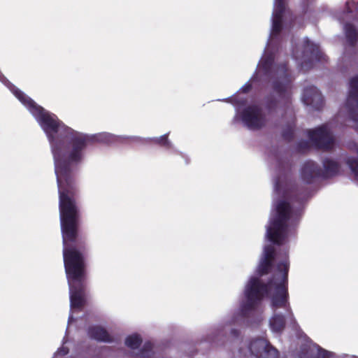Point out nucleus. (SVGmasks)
<instances>
[{"mask_svg":"<svg viewBox=\"0 0 358 358\" xmlns=\"http://www.w3.org/2000/svg\"><path fill=\"white\" fill-rule=\"evenodd\" d=\"M55 160V173L59 192V208L61 225L64 241V259L66 272L70 287L71 303L73 308H80L84 304V298L81 289L77 288L83 277V262L81 255L75 250L68 249V242L73 241L77 231V210L73 201L69 194L70 185L60 167L57 152L52 149Z\"/></svg>","mask_w":358,"mask_h":358,"instance_id":"nucleus-1","label":"nucleus"},{"mask_svg":"<svg viewBox=\"0 0 358 358\" xmlns=\"http://www.w3.org/2000/svg\"><path fill=\"white\" fill-rule=\"evenodd\" d=\"M13 92L36 117L50 141H52L51 138L54 134L60 133L64 129V126L61 124L55 115L50 114L43 108L36 105L30 98L17 89H13Z\"/></svg>","mask_w":358,"mask_h":358,"instance_id":"nucleus-2","label":"nucleus"},{"mask_svg":"<svg viewBox=\"0 0 358 358\" xmlns=\"http://www.w3.org/2000/svg\"><path fill=\"white\" fill-rule=\"evenodd\" d=\"M277 220L271 223L267 231L268 239L274 243L280 244L285 238V227L284 222L288 217L289 206L285 202H281L276 206Z\"/></svg>","mask_w":358,"mask_h":358,"instance_id":"nucleus-3","label":"nucleus"},{"mask_svg":"<svg viewBox=\"0 0 358 358\" xmlns=\"http://www.w3.org/2000/svg\"><path fill=\"white\" fill-rule=\"evenodd\" d=\"M285 272L282 273V282L277 287L275 294L272 299V308L275 313L278 308H283L290 313V308L287 300V292L285 286L287 280V266L284 265Z\"/></svg>","mask_w":358,"mask_h":358,"instance_id":"nucleus-4","label":"nucleus"},{"mask_svg":"<svg viewBox=\"0 0 358 358\" xmlns=\"http://www.w3.org/2000/svg\"><path fill=\"white\" fill-rule=\"evenodd\" d=\"M250 350L255 356L261 358H278V352L264 338H257L250 346Z\"/></svg>","mask_w":358,"mask_h":358,"instance_id":"nucleus-5","label":"nucleus"},{"mask_svg":"<svg viewBox=\"0 0 358 358\" xmlns=\"http://www.w3.org/2000/svg\"><path fill=\"white\" fill-rule=\"evenodd\" d=\"M310 138L317 141L324 148L329 149L331 148L329 143L332 142V138L326 127H322L312 131Z\"/></svg>","mask_w":358,"mask_h":358,"instance_id":"nucleus-6","label":"nucleus"},{"mask_svg":"<svg viewBox=\"0 0 358 358\" xmlns=\"http://www.w3.org/2000/svg\"><path fill=\"white\" fill-rule=\"evenodd\" d=\"M270 327L273 332H278L281 331L285 327L284 317L275 313L270 320Z\"/></svg>","mask_w":358,"mask_h":358,"instance_id":"nucleus-7","label":"nucleus"},{"mask_svg":"<svg viewBox=\"0 0 358 358\" xmlns=\"http://www.w3.org/2000/svg\"><path fill=\"white\" fill-rule=\"evenodd\" d=\"M260 284L257 279L251 278L247 286L246 292L249 297L259 296Z\"/></svg>","mask_w":358,"mask_h":358,"instance_id":"nucleus-8","label":"nucleus"},{"mask_svg":"<svg viewBox=\"0 0 358 358\" xmlns=\"http://www.w3.org/2000/svg\"><path fill=\"white\" fill-rule=\"evenodd\" d=\"M266 258L265 260L260 265V273L261 274H264L268 272V268L270 266V262L272 259V252H268V249L265 251Z\"/></svg>","mask_w":358,"mask_h":358,"instance_id":"nucleus-9","label":"nucleus"},{"mask_svg":"<svg viewBox=\"0 0 358 358\" xmlns=\"http://www.w3.org/2000/svg\"><path fill=\"white\" fill-rule=\"evenodd\" d=\"M350 96L355 97L358 101V77L352 78L350 82Z\"/></svg>","mask_w":358,"mask_h":358,"instance_id":"nucleus-10","label":"nucleus"},{"mask_svg":"<svg viewBox=\"0 0 358 358\" xmlns=\"http://www.w3.org/2000/svg\"><path fill=\"white\" fill-rule=\"evenodd\" d=\"M85 142L83 141H78L73 148V152L71 156V160H77L80 157V150L83 148Z\"/></svg>","mask_w":358,"mask_h":358,"instance_id":"nucleus-11","label":"nucleus"},{"mask_svg":"<svg viewBox=\"0 0 358 358\" xmlns=\"http://www.w3.org/2000/svg\"><path fill=\"white\" fill-rule=\"evenodd\" d=\"M125 343L128 347L132 349H136L138 348L141 343V341L140 339V337H127Z\"/></svg>","mask_w":358,"mask_h":358,"instance_id":"nucleus-12","label":"nucleus"},{"mask_svg":"<svg viewBox=\"0 0 358 358\" xmlns=\"http://www.w3.org/2000/svg\"><path fill=\"white\" fill-rule=\"evenodd\" d=\"M320 99V94H317V92L314 91L313 94V97L309 99V98H306V96H304L303 98V101L306 104L310 105L313 103V99Z\"/></svg>","mask_w":358,"mask_h":358,"instance_id":"nucleus-13","label":"nucleus"},{"mask_svg":"<svg viewBox=\"0 0 358 358\" xmlns=\"http://www.w3.org/2000/svg\"><path fill=\"white\" fill-rule=\"evenodd\" d=\"M317 353L318 358H329L330 353L324 350L317 348Z\"/></svg>","mask_w":358,"mask_h":358,"instance_id":"nucleus-14","label":"nucleus"},{"mask_svg":"<svg viewBox=\"0 0 358 358\" xmlns=\"http://www.w3.org/2000/svg\"><path fill=\"white\" fill-rule=\"evenodd\" d=\"M97 336H106L105 335V332L101 330V332H100Z\"/></svg>","mask_w":358,"mask_h":358,"instance_id":"nucleus-15","label":"nucleus"},{"mask_svg":"<svg viewBox=\"0 0 358 358\" xmlns=\"http://www.w3.org/2000/svg\"><path fill=\"white\" fill-rule=\"evenodd\" d=\"M350 166H351L352 169L353 170V171H354L356 174H357V170L353 167L352 164H351V165H350Z\"/></svg>","mask_w":358,"mask_h":358,"instance_id":"nucleus-16","label":"nucleus"},{"mask_svg":"<svg viewBox=\"0 0 358 358\" xmlns=\"http://www.w3.org/2000/svg\"><path fill=\"white\" fill-rule=\"evenodd\" d=\"M277 27V24L275 22H274L273 28L275 29Z\"/></svg>","mask_w":358,"mask_h":358,"instance_id":"nucleus-17","label":"nucleus"},{"mask_svg":"<svg viewBox=\"0 0 358 358\" xmlns=\"http://www.w3.org/2000/svg\"><path fill=\"white\" fill-rule=\"evenodd\" d=\"M357 121H358V120H357Z\"/></svg>","mask_w":358,"mask_h":358,"instance_id":"nucleus-18","label":"nucleus"}]
</instances>
